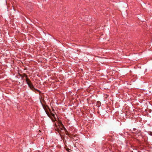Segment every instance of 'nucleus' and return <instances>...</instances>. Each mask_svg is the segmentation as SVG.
<instances>
[{"label": "nucleus", "instance_id": "nucleus-15", "mask_svg": "<svg viewBox=\"0 0 152 152\" xmlns=\"http://www.w3.org/2000/svg\"><path fill=\"white\" fill-rule=\"evenodd\" d=\"M98 102V103H99L100 104H101L100 102H99V101L98 102Z\"/></svg>", "mask_w": 152, "mask_h": 152}, {"label": "nucleus", "instance_id": "nucleus-12", "mask_svg": "<svg viewBox=\"0 0 152 152\" xmlns=\"http://www.w3.org/2000/svg\"><path fill=\"white\" fill-rule=\"evenodd\" d=\"M28 75H26V79H28Z\"/></svg>", "mask_w": 152, "mask_h": 152}, {"label": "nucleus", "instance_id": "nucleus-2", "mask_svg": "<svg viewBox=\"0 0 152 152\" xmlns=\"http://www.w3.org/2000/svg\"><path fill=\"white\" fill-rule=\"evenodd\" d=\"M33 4L30 2H28L27 3V7L29 10H32L33 9Z\"/></svg>", "mask_w": 152, "mask_h": 152}, {"label": "nucleus", "instance_id": "nucleus-13", "mask_svg": "<svg viewBox=\"0 0 152 152\" xmlns=\"http://www.w3.org/2000/svg\"><path fill=\"white\" fill-rule=\"evenodd\" d=\"M97 106L98 107H99L100 106V105H99V104H98V105H97Z\"/></svg>", "mask_w": 152, "mask_h": 152}, {"label": "nucleus", "instance_id": "nucleus-10", "mask_svg": "<svg viewBox=\"0 0 152 152\" xmlns=\"http://www.w3.org/2000/svg\"><path fill=\"white\" fill-rule=\"evenodd\" d=\"M66 150L68 152H70V151H69V150H71V149H70L68 148H67V149H66Z\"/></svg>", "mask_w": 152, "mask_h": 152}, {"label": "nucleus", "instance_id": "nucleus-3", "mask_svg": "<svg viewBox=\"0 0 152 152\" xmlns=\"http://www.w3.org/2000/svg\"><path fill=\"white\" fill-rule=\"evenodd\" d=\"M27 84L29 87L31 89V90L33 91H34V89H35V88L32 83L31 82L29 83H27Z\"/></svg>", "mask_w": 152, "mask_h": 152}, {"label": "nucleus", "instance_id": "nucleus-14", "mask_svg": "<svg viewBox=\"0 0 152 152\" xmlns=\"http://www.w3.org/2000/svg\"><path fill=\"white\" fill-rule=\"evenodd\" d=\"M46 106H47V107H48V109H49V110H50V111H51V110H50L49 109V107H48V106H47V105Z\"/></svg>", "mask_w": 152, "mask_h": 152}, {"label": "nucleus", "instance_id": "nucleus-6", "mask_svg": "<svg viewBox=\"0 0 152 152\" xmlns=\"http://www.w3.org/2000/svg\"><path fill=\"white\" fill-rule=\"evenodd\" d=\"M50 115V116H52L53 117H54L55 119H56V118H55V115H54L53 113H51V115Z\"/></svg>", "mask_w": 152, "mask_h": 152}, {"label": "nucleus", "instance_id": "nucleus-4", "mask_svg": "<svg viewBox=\"0 0 152 152\" xmlns=\"http://www.w3.org/2000/svg\"><path fill=\"white\" fill-rule=\"evenodd\" d=\"M41 103L42 104V107L43 108V109H44V110H45L46 113L47 114V115H48V116H49L50 118V114L46 110V108L44 106V105L42 103V102H41Z\"/></svg>", "mask_w": 152, "mask_h": 152}, {"label": "nucleus", "instance_id": "nucleus-17", "mask_svg": "<svg viewBox=\"0 0 152 152\" xmlns=\"http://www.w3.org/2000/svg\"><path fill=\"white\" fill-rule=\"evenodd\" d=\"M61 130H62V129L61 128Z\"/></svg>", "mask_w": 152, "mask_h": 152}, {"label": "nucleus", "instance_id": "nucleus-9", "mask_svg": "<svg viewBox=\"0 0 152 152\" xmlns=\"http://www.w3.org/2000/svg\"><path fill=\"white\" fill-rule=\"evenodd\" d=\"M34 90H36V91L39 92L40 93H41V91L37 89H36L35 88V89H34V91H34Z\"/></svg>", "mask_w": 152, "mask_h": 152}, {"label": "nucleus", "instance_id": "nucleus-8", "mask_svg": "<svg viewBox=\"0 0 152 152\" xmlns=\"http://www.w3.org/2000/svg\"><path fill=\"white\" fill-rule=\"evenodd\" d=\"M34 90H36V91L39 92L40 93H41V91L37 89H36L35 88V89H34V91H34Z\"/></svg>", "mask_w": 152, "mask_h": 152}, {"label": "nucleus", "instance_id": "nucleus-7", "mask_svg": "<svg viewBox=\"0 0 152 152\" xmlns=\"http://www.w3.org/2000/svg\"><path fill=\"white\" fill-rule=\"evenodd\" d=\"M61 124L63 126V127L64 128V131H65V132H68V131L64 127V126L61 123Z\"/></svg>", "mask_w": 152, "mask_h": 152}, {"label": "nucleus", "instance_id": "nucleus-1", "mask_svg": "<svg viewBox=\"0 0 152 152\" xmlns=\"http://www.w3.org/2000/svg\"><path fill=\"white\" fill-rule=\"evenodd\" d=\"M27 75L25 74H23L22 75H20L21 76V83L20 82H19V85H20V86H22L23 84V83H24V81L23 80V78L24 77H26V76Z\"/></svg>", "mask_w": 152, "mask_h": 152}, {"label": "nucleus", "instance_id": "nucleus-16", "mask_svg": "<svg viewBox=\"0 0 152 152\" xmlns=\"http://www.w3.org/2000/svg\"><path fill=\"white\" fill-rule=\"evenodd\" d=\"M133 130H136V129L135 128H134Z\"/></svg>", "mask_w": 152, "mask_h": 152}, {"label": "nucleus", "instance_id": "nucleus-11", "mask_svg": "<svg viewBox=\"0 0 152 152\" xmlns=\"http://www.w3.org/2000/svg\"><path fill=\"white\" fill-rule=\"evenodd\" d=\"M149 133V134H150V135H151V136H152V132H149V133Z\"/></svg>", "mask_w": 152, "mask_h": 152}, {"label": "nucleus", "instance_id": "nucleus-5", "mask_svg": "<svg viewBox=\"0 0 152 152\" xmlns=\"http://www.w3.org/2000/svg\"><path fill=\"white\" fill-rule=\"evenodd\" d=\"M26 83L27 84V83H29L31 82L28 78L27 79H26Z\"/></svg>", "mask_w": 152, "mask_h": 152}]
</instances>
